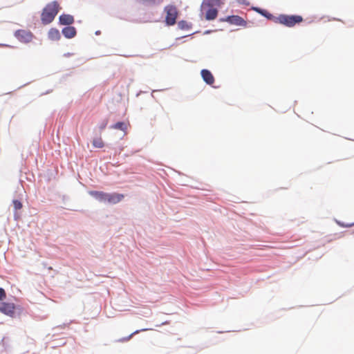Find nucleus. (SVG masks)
Listing matches in <instances>:
<instances>
[{
  "label": "nucleus",
  "instance_id": "1",
  "mask_svg": "<svg viewBox=\"0 0 354 354\" xmlns=\"http://www.w3.org/2000/svg\"><path fill=\"white\" fill-rule=\"evenodd\" d=\"M60 9L59 3L57 1H53L46 4L41 14V21L42 24L47 25L51 23Z\"/></svg>",
  "mask_w": 354,
  "mask_h": 354
},
{
  "label": "nucleus",
  "instance_id": "2",
  "mask_svg": "<svg viewBox=\"0 0 354 354\" xmlns=\"http://www.w3.org/2000/svg\"><path fill=\"white\" fill-rule=\"evenodd\" d=\"M89 194L100 202L109 204H116L124 198V194L119 193H106L100 191H91Z\"/></svg>",
  "mask_w": 354,
  "mask_h": 354
},
{
  "label": "nucleus",
  "instance_id": "3",
  "mask_svg": "<svg viewBox=\"0 0 354 354\" xmlns=\"http://www.w3.org/2000/svg\"><path fill=\"white\" fill-rule=\"evenodd\" d=\"M277 20L286 26L293 27L295 24L302 22L303 17L300 15H280Z\"/></svg>",
  "mask_w": 354,
  "mask_h": 354
},
{
  "label": "nucleus",
  "instance_id": "4",
  "mask_svg": "<svg viewBox=\"0 0 354 354\" xmlns=\"http://www.w3.org/2000/svg\"><path fill=\"white\" fill-rule=\"evenodd\" d=\"M166 12L165 23L168 26H173L176 22V19L178 15L177 8L175 6L168 5L165 8Z\"/></svg>",
  "mask_w": 354,
  "mask_h": 354
},
{
  "label": "nucleus",
  "instance_id": "5",
  "mask_svg": "<svg viewBox=\"0 0 354 354\" xmlns=\"http://www.w3.org/2000/svg\"><path fill=\"white\" fill-rule=\"evenodd\" d=\"M15 36L19 41L23 43H29L34 37L33 34L27 30H18L15 32Z\"/></svg>",
  "mask_w": 354,
  "mask_h": 354
},
{
  "label": "nucleus",
  "instance_id": "6",
  "mask_svg": "<svg viewBox=\"0 0 354 354\" xmlns=\"http://www.w3.org/2000/svg\"><path fill=\"white\" fill-rule=\"evenodd\" d=\"M220 21L222 22H227L230 24L240 26H245L246 21L241 17L238 15H232L228 16L225 18L220 19Z\"/></svg>",
  "mask_w": 354,
  "mask_h": 354
},
{
  "label": "nucleus",
  "instance_id": "7",
  "mask_svg": "<svg viewBox=\"0 0 354 354\" xmlns=\"http://www.w3.org/2000/svg\"><path fill=\"white\" fill-rule=\"evenodd\" d=\"M15 306L13 303L0 302V311L11 317L15 315Z\"/></svg>",
  "mask_w": 354,
  "mask_h": 354
},
{
  "label": "nucleus",
  "instance_id": "8",
  "mask_svg": "<svg viewBox=\"0 0 354 354\" xmlns=\"http://www.w3.org/2000/svg\"><path fill=\"white\" fill-rule=\"evenodd\" d=\"M201 76L203 77V80L209 85H212L214 82V77L212 73L207 70V69H203L201 72Z\"/></svg>",
  "mask_w": 354,
  "mask_h": 354
},
{
  "label": "nucleus",
  "instance_id": "9",
  "mask_svg": "<svg viewBox=\"0 0 354 354\" xmlns=\"http://www.w3.org/2000/svg\"><path fill=\"white\" fill-rule=\"evenodd\" d=\"M59 24L62 25L70 26L73 24L74 18L71 15L63 14L59 16Z\"/></svg>",
  "mask_w": 354,
  "mask_h": 354
},
{
  "label": "nucleus",
  "instance_id": "10",
  "mask_svg": "<svg viewBox=\"0 0 354 354\" xmlns=\"http://www.w3.org/2000/svg\"><path fill=\"white\" fill-rule=\"evenodd\" d=\"M76 29L73 26H67L63 28L62 34L68 39H71L76 35Z\"/></svg>",
  "mask_w": 354,
  "mask_h": 354
},
{
  "label": "nucleus",
  "instance_id": "11",
  "mask_svg": "<svg viewBox=\"0 0 354 354\" xmlns=\"http://www.w3.org/2000/svg\"><path fill=\"white\" fill-rule=\"evenodd\" d=\"M217 15L218 10L213 7H209L208 10L206 11L205 18L208 21L214 20L217 17Z\"/></svg>",
  "mask_w": 354,
  "mask_h": 354
},
{
  "label": "nucleus",
  "instance_id": "12",
  "mask_svg": "<svg viewBox=\"0 0 354 354\" xmlns=\"http://www.w3.org/2000/svg\"><path fill=\"white\" fill-rule=\"evenodd\" d=\"M48 37L52 41H58L61 37L59 31L56 28H50L48 32Z\"/></svg>",
  "mask_w": 354,
  "mask_h": 354
},
{
  "label": "nucleus",
  "instance_id": "13",
  "mask_svg": "<svg viewBox=\"0 0 354 354\" xmlns=\"http://www.w3.org/2000/svg\"><path fill=\"white\" fill-rule=\"evenodd\" d=\"M223 4L221 0H204L203 7L221 6Z\"/></svg>",
  "mask_w": 354,
  "mask_h": 354
},
{
  "label": "nucleus",
  "instance_id": "14",
  "mask_svg": "<svg viewBox=\"0 0 354 354\" xmlns=\"http://www.w3.org/2000/svg\"><path fill=\"white\" fill-rule=\"evenodd\" d=\"M92 144L95 148H102L104 146V142L101 137L94 138Z\"/></svg>",
  "mask_w": 354,
  "mask_h": 354
},
{
  "label": "nucleus",
  "instance_id": "15",
  "mask_svg": "<svg viewBox=\"0 0 354 354\" xmlns=\"http://www.w3.org/2000/svg\"><path fill=\"white\" fill-rule=\"evenodd\" d=\"M113 129H120L124 131L127 129V125L123 122H118L115 123L113 127Z\"/></svg>",
  "mask_w": 354,
  "mask_h": 354
},
{
  "label": "nucleus",
  "instance_id": "16",
  "mask_svg": "<svg viewBox=\"0 0 354 354\" xmlns=\"http://www.w3.org/2000/svg\"><path fill=\"white\" fill-rule=\"evenodd\" d=\"M147 330V328H143V329H141V330H137L134 331L133 333H132L131 335H129L128 337H126L123 338L122 339H121V341L122 342L129 341L134 335L138 334L140 331H145Z\"/></svg>",
  "mask_w": 354,
  "mask_h": 354
},
{
  "label": "nucleus",
  "instance_id": "17",
  "mask_svg": "<svg viewBox=\"0 0 354 354\" xmlns=\"http://www.w3.org/2000/svg\"><path fill=\"white\" fill-rule=\"evenodd\" d=\"M14 208L16 210L20 209L22 208V203L18 200L13 201Z\"/></svg>",
  "mask_w": 354,
  "mask_h": 354
},
{
  "label": "nucleus",
  "instance_id": "18",
  "mask_svg": "<svg viewBox=\"0 0 354 354\" xmlns=\"http://www.w3.org/2000/svg\"><path fill=\"white\" fill-rule=\"evenodd\" d=\"M6 297V294L3 288H0V300H3Z\"/></svg>",
  "mask_w": 354,
  "mask_h": 354
},
{
  "label": "nucleus",
  "instance_id": "19",
  "mask_svg": "<svg viewBox=\"0 0 354 354\" xmlns=\"http://www.w3.org/2000/svg\"><path fill=\"white\" fill-rule=\"evenodd\" d=\"M178 26L180 28L184 29V28H187L188 26H187V23L185 21H180L178 22Z\"/></svg>",
  "mask_w": 354,
  "mask_h": 354
},
{
  "label": "nucleus",
  "instance_id": "20",
  "mask_svg": "<svg viewBox=\"0 0 354 354\" xmlns=\"http://www.w3.org/2000/svg\"><path fill=\"white\" fill-rule=\"evenodd\" d=\"M145 2L152 3H158L162 1V0H142Z\"/></svg>",
  "mask_w": 354,
  "mask_h": 354
},
{
  "label": "nucleus",
  "instance_id": "21",
  "mask_svg": "<svg viewBox=\"0 0 354 354\" xmlns=\"http://www.w3.org/2000/svg\"><path fill=\"white\" fill-rule=\"evenodd\" d=\"M106 124H107V121H104V122H102V123L100 125V127H99L100 129V130H103V129H104L106 128Z\"/></svg>",
  "mask_w": 354,
  "mask_h": 354
},
{
  "label": "nucleus",
  "instance_id": "22",
  "mask_svg": "<svg viewBox=\"0 0 354 354\" xmlns=\"http://www.w3.org/2000/svg\"><path fill=\"white\" fill-rule=\"evenodd\" d=\"M341 226L344 227H349L353 225V224H340Z\"/></svg>",
  "mask_w": 354,
  "mask_h": 354
}]
</instances>
